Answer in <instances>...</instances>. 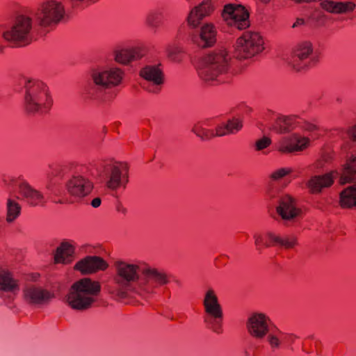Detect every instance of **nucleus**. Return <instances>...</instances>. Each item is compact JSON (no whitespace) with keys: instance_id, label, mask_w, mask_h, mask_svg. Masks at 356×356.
<instances>
[{"instance_id":"f257e3e1","label":"nucleus","mask_w":356,"mask_h":356,"mask_svg":"<svg viewBox=\"0 0 356 356\" xmlns=\"http://www.w3.org/2000/svg\"><path fill=\"white\" fill-rule=\"evenodd\" d=\"M113 267V281L121 297H126L129 293L141 296L151 295L159 286L169 282L164 270L140 260L119 259L114 261Z\"/></svg>"},{"instance_id":"f03ea898","label":"nucleus","mask_w":356,"mask_h":356,"mask_svg":"<svg viewBox=\"0 0 356 356\" xmlns=\"http://www.w3.org/2000/svg\"><path fill=\"white\" fill-rule=\"evenodd\" d=\"M232 56L227 49H216L202 58L197 68L199 76L212 85L226 83L232 74Z\"/></svg>"},{"instance_id":"7ed1b4c3","label":"nucleus","mask_w":356,"mask_h":356,"mask_svg":"<svg viewBox=\"0 0 356 356\" xmlns=\"http://www.w3.org/2000/svg\"><path fill=\"white\" fill-rule=\"evenodd\" d=\"M124 70L115 65H108L94 70L90 74V79L84 86L83 94L86 98L99 100L106 90L120 86L124 79Z\"/></svg>"},{"instance_id":"20e7f679","label":"nucleus","mask_w":356,"mask_h":356,"mask_svg":"<svg viewBox=\"0 0 356 356\" xmlns=\"http://www.w3.org/2000/svg\"><path fill=\"white\" fill-rule=\"evenodd\" d=\"M101 291L98 282L82 278L75 282L66 296V302L72 309L83 311L92 307Z\"/></svg>"},{"instance_id":"39448f33","label":"nucleus","mask_w":356,"mask_h":356,"mask_svg":"<svg viewBox=\"0 0 356 356\" xmlns=\"http://www.w3.org/2000/svg\"><path fill=\"white\" fill-rule=\"evenodd\" d=\"M25 95L23 106L29 114L47 113L52 106L53 100L48 87L36 79L25 80Z\"/></svg>"},{"instance_id":"423d86ee","label":"nucleus","mask_w":356,"mask_h":356,"mask_svg":"<svg viewBox=\"0 0 356 356\" xmlns=\"http://www.w3.org/2000/svg\"><path fill=\"white\" fill-rule=\"evenodd\" d=\"M203 306L204 322L207 326L214 332H221L223 312L217 294L213 289H208L205 291Z\"/></svg>"},{"instance_id":"0eeeda50","label":"nucleus","mask_w":356,"mask_h":356,"mask_svg":"<svg viewBox=\"0 0 356 356\" xmlns=\"http://www.w3.org/2000/svg\"><path fill=\"white\" fill-rule=\"evenodd\" d=\"M33 19L26 15H19L15 19L13 25L3 32L2 37L15 45H24L31 40Z\"/></svg>"},{"instance_id":"6e6552de","label":"nucleus","mask_w":356,"mask_h":356,"mask_svg":"<svg viewBox=\"0 0 356 356\" xmlns=\"http://www.w3.org/2000/svg\"><path fill=\"white\" fill-rule=\"evenodd\" d=\"M129 165L124 162H110L104 167L105 186L111 191L124 190L129 182Z\"/></svg>"},{"instance_id":"1a4fd4ad","label":"nucleus","mask_w":356,"mask_h":356,"mask_svg":"<svg viewBox=\"0 0 356 356\" xmlns=\"http://www.w3.org/2000/svg\"><path fill=\"white\" fill-rule=\"evenodd\" d=\"M65 15L63 3L58 0H47L43 2L36 13L40 26L49 27L57 25Z\"/></svg>"},{"instance_id":"9d476101","label":"nucleus","mask_w":356,"mask_h":356,"mask_svg":"<svg viewBox=\"0 0 356 356\" xmlns=\"http://www.w3.org/2000/svg\"><path fill=\"white\" fill-rule=\"evenodd\" d=\"M264 49V40L257 31L244 32L236 40V51L241 58H250Z\"/></svg>"},{"instance_id":"9b49d317","label":"nucleus","mask_w":356,"mask_h":356,"mask_svg":"<svg viewBox=\"0 0 356 356\" xmlns=\"http://www.w3.org/2000/svg\"><path fill=\"white\" fill-rule=\"evenodd\" d=\"M139 76L144 80L143 88L148 92L158 94L164 83V74L159 65H147L142 67Z\"/></svg>"},{"instance_id":"f8f14e48","label":"nucleus","mask_w":356,"mask_h":356,"mask_svg":"<svg viewBox=\"0 0 356 356\" xmlns=\"http://www.w3.org/2000/svg\"><path fill=\"white\" fill-rule=\"evenodd\" d=\"M272 321L268 316L262 312H252L245 323L248 334L254 339H265L271 328Z\"/></svg>"},{"instance_id":"ddd939ff","label":"nucleus","mask_w":356,"mask_h":356,"mask_svg":"<svg viewBox=\"0 0 356 356\" xmlns=\"http://www.w3.org/2000/svg\"><path fill=\"white\" fill-rule=\"evenodd\" d=\"M222 17L229 26L239 30L247 29L250 26L249 13L245 8L241 4L228 3L225 5Z\"/></svg>"},{"instance_id":"4468645a","label":"nucleus","mask_w":356,"mask_h":356,"mask_svg":"<svg viewBox=\"0 0 356 356\" xmlns=\"http://www.w3.org/2000/svg\"><path fill=\"white\" fill-rule=\"evenodd\" d=\"M310 143L309 136L293 133L281 138L275 144V149L282 154H295L307 149Z\"/></svg>"},{"instance_id":"2eb2a0df","label":"nucleus","mask_w":356,"mask_h":356,"mask_svg":"<svg viewBox=\"0 0 356 356\" xmlns=\"http://www.w3.org/2000/svg\"><path fill=\"white\" fill-rule=\"evenodd\" d=\"M313 46L310 42L298 43L293 49L289 65L296 71L299 72L309 66V59L313 54Z\"/></svg>"},{"instance_id":"dca6fc26","label":"nucleus","mask_w":356,"mask_h":356,"mask_svg":"<svg viewBox=\"0 0 356 356\" xmlns=\"http://www.w3.org/2000/svg\"><path fill=\"white\" fill-rule=\"evenodd\" d=\"M276 212L285 222H295L302 213L296 200L289 195H284L280 197L276 207Z\"/></svg>"},{"instance_id":"f3484780","label":"nucleus","mask_w":356,"mask_h":356,"mask_svg":"<svg viewBox=\"0 0 356 356\" xmlns=\"http://www.w3.org/2000/svg\"><path fill=\"white\" fill-rule=\"evenodd\" d=\"M65 187L70 196L81 199L90 193L93 184L88 178L82 175H75L67 181Z\"/></svg>"},{"instance_id":"a211bd4d","label":"nucleus","mask_w":356,"mask_h":356,"mask_svg":"<svg viewBox=\"0 0 356 356\" xmlns=\"http://www.w3.org/2000/svg\"><path fill=\"white\" fill-rule=\"evenodd\" d=\"M17 191L21 199L28 204L36 207L42 206L46 203V198L43 193L33 188L27 181L20 180L17 182Z\"/></svg>"},{"instance_id":"6ab92c4d","label":"nucleus","mask_w":356,"mask_h":356,"mask_svg":"<svg viewBox=\"0 0 356 356\" xmlns=\"http://www.w3.org/2000/svg\"><path fill=\"white\" fill-rule=\"evenodd\" d=\"M214 9V5L211 0L202 1L189 12L186 18L188 25L191 28L197 27L204 18L213 13Z\"/></svg>"},{"instance_id":"aec40b11","label":"nucleus","mask_w":356,"mask_h":356,"mask_svg":"<svg viewBox=\"0 0 356 356\" xmlns=\"http://www.w3.org/2000/svg\"><path fill=\"white\" fill-rule=\"evenodd\" d=\"M339 175L337 170H332L324 175L312 176L306 182V186L312 194H320L324 188H330Z\"/></svg>"},{"instance_id":"412c9836","label":"nucleus","mask_w":356,"mask_h":356,"mask_svg":"<svg viewBox=\"0 0 356 356\" xmlns=\"http://www.w3.org/2000/svg\"><path fill=\"white\" fill-rule=\"evenodd\" d=\"M107 262L98 256H87L79 261L74 268L82 274L88 275L105 270L108 268Z\"/></svg>"},{"instance_id":"4be33fe9","label":"nucleus","mask_w":356,"mask_h":356,"mask_svg":"<svg viewBox=\"0 0 356 356\" xmlns=\"http://www.w3.org/2000/svg\"><path fill=\"white\" fill-rule=\"evenodd\" d=\"M54 293L38 286H29L24 290L25 300L33 305H44L54 298Z\"/></svg>"},{"instance_id":"5701e85b","label":"nucleus","mask_w":356,"mask_h":356,"mask_svg":"<svg viewBox=\"0 0 356 356\" xmlns=\"http://www.w3.org/2000/svg\"><path fill=\"white\" fill-rule=\"evenodd\" d=\"M217 31L213 24H203L193 38V42L200 48H209L216 42Z\"/></svg>"},{"instance_id":"b1692460","label":"nucleus","mask_w":356,"mask_h":356,"mask_svg":"<svg viewBox=\"0 0 356 356\" xmlns=\"http://www.w3.org/2000/svg\"><path fill=\"white\" fill-rule=\"evenodd\" d=\"M300 122L298 115H279L270 124L269 129L276 134H286L294 130Z\"/></svg>"},{"instance_id":"393cba45","label":"nucleus","mask_w":356,"mask_h":356,"mask_svg":"<svg viewBox=\"0 0 356 356\" xmlns=\"http://www.w3.org/2000/svg\"><path fill=\"white\" fill-rule=\"evenodd\" d=\"M74 246L70 242L63 241L54 254V263L63 265L71 264L74 260Z\"/></svg>"},{"instance_id":"a878e982","label":"nucleus","mask_w":356,"mask_h":356,"mask_svg":"<svg viewBox=\"0 0 356 356\" xmlns=\"http://www.w3.org/2000/svg\"><path fill=\"white\" fill-rule=\"evenodd\" d=\"M115 62L127 65L129 63L140 59L143 54L138 48H117L113 53Z\"/></svg>"},{"instance_id":"bb28decb","label":"nucleus","mask_w":356,"mask_h":356,"mask_svg":"<svg viewBox=\"0 0 356 356\" xmlns=\"http://www.w3.org/2000/svg\"><path fill=\"white\" fill-rule=\"evenodd\" d=\"M321 8L332 14H346L354 10L355 4L352 1H334L325 0L321 3Z\"/></svg>"},{"instance_id":"cd10ccee","label":"nucleus","mask_w":356,"mask_h":356,"mask_svg":"<svg viewBox=\"0 0 356 356\" xmlns=\"http://www.w3.org/2000/svg\"><path fill=\"white\" fill-rule=\"evenodd\" d=\"M291 336L279 328L274 327L270 329L269 333L266 336L267 342L272 350H280L284 345L285 342Z\"/></svg>"},{"instance_id":"c85d7f7f","label":"nucleus","mask_w":356,"mask_h":356,"mask_svg":"<svg viewBox=\"0 0 356 356\" xmlns=\"http://www.w3.org/2000/svg\"><path fill=\"white\" fill-rule=\"evenodd\" d=\"M19 290L18 281L13 277L11 273L6 268H0V291L15 293Z\"/></svg>"},{"instance_id":"c756f323","label":"nucleus","mask_w":356,"mask_h":356,"mask_svg":"<svg viewBox=\"0 0 356 356\" xmlns=\"http://www.w3.org/2000/svg\"><path fill=\"white\" fill-rule=\"evenodd\" d=\"M356 177V156L347 160L340 174L339 183L341 185L349 183Z\"/></svg>"},{"instance_id":"7c9ffc66","label":"nucleus","mask_w":356,"mask_h":356,"mask_svg":"<svg viewBox=\"0 0 356 356\" xmlns=\"http://www.w3.org/2000/svg\"><path fill=\"white\" fill-rule=\"evenodd\" d=\"M339 204L343 208L356 207V184L349 186L341 192Z\"/></svg>"},{"instance_id":"2f4dec72","label":"nucleus","mask_w":356,"mask_h":356,"mask_svg":"<svg viewBox=\"0 0 356 356\" xmlns=\"http://www.w3.org/2000/svg\"><path fill=\"white\" fill-rule=\"evenodd\" d=\"M22 207L18 202L13 198L6 201V221L8 224L13 223L20 216Z\"/></svg>"},{"instance_id":"473e14b6","label":"nucleus","mask_w":356,"mask_h":356,"mask_svg":"<svg viewBox=\"0 0 356 356\" xmlns=\"http://www.w3.org/2000/svg\"><path fill=\"white\" fill-rule=\"evenodd\" d=\"M211 122V121L209 120L199 122L193 126L192 131L202 140L210 139L215 136L214 131L209 129Z\"/></svg>"},{"instance_id":"72a5a7b5","label":"nucleus","mask_w":356,"mask_h":356,"mask_svg":"<svg viewBox=\"0 0 356 356\" xmlns=\"http://www.w3.org/2000/svg\"><path fill=\"white\" fill-rule=\"evenodd\" d=\"M163 18L164 10L159 8L149 12L145 18V24L147 26L156 31L161 25Z\"/></svg>"},{"instance_id":"f704fd0d","label":"nucleus","mask_w":356,"mask_h":356,"mask_svg":"<svg viewBox=\"0 0 356 356\" xmlns=\"http://www.w3.org/2000/svg\"><path fill=\"white\" fill-rule=\"evenodd\" d=\"M293 172V170L291 168H278L274 171H273L270 175L269 178L271 181H279L284 178V177L290 175Z\"/></svg>"},{"instance_id":"c9c22d12","label":"nucleus","mask_w":356,"mask_h":356,"mask_svg":"<svg viewBox=\"0 0 356 356\" xmlns=\"http://www.w3.org/2000/svg\"><path fill=\"white\" fill-rule=\"evenodd\" d=\"M272 143V140L268 136H263L255 140L254 147L255 151H264L268 148Z\"/></svg>"},{"instance_id":"e433bc0d","label":"nucleus","mask_w":356,"mask_h":356,"mask_svg":"<svg viewBox=\"0 0 356 356\" xmlns=\"http://www.w3.org/2000/svg\"><path fill=\"white\" fill-rule=\"evenodd\" d=\"M228 134L238 132L243 127L242 121L238 118L229 120L226 124Z\"/></svg>"},{"instance_id":"4c0bfd02","label":"nucleus","mask_w":356,"mask_h":356,"mask_svg":"<svg viewBox=\"0 0 356 356\" xmlns=\"http://www.w3.org/2000/svg\"><path fill=\"white\" fill-rule=\"evenodd\" d=\"M254 240V245L256 249L261 252L264 248H268L271 246L270 243L266 241L264 238V236L261 234H254L253 236Z\"/></svg>"},{"instance_id":"58836bf2","label":"nucleus","mask_w":356,"mask_h":356,"mask_svg":"<svg viewBox=\"0 0 356 356\" xmlns=\"http://www.w3.org/2000/svg\"><path fill=\"white\" fill-rule=\"evenodd\" d=\"M297 244L298 240L295 236H288L285 238H282L280 246H282L286 249H291L297 245Z\"/></svg>"},{"instance_id":"ea45409f","label":"nucleus","mask_w":356,"mask_h":356,"mask_svg":"<svg viewBox=\"0 0 356 356\" xmlns=\"http://www.w3.org/2000/svg\"><path fill=\"white\" fill-rule=\"evenodd\" d=\"M300 123L298 124V127H300L303 131L308 133H314L318 129V127L316 124L309 122L308 121L302 120L300 118Z\"/></svg>"},{"instance_id":"a19ab883","label":"nucleus","mask_w":356,"mask_h":356,"mask_svg":"<svg viewBox=\"0 0 356 356\" xmlns=\"http://www.w3.org/2000/svg\"><path fill=\"white\" fill-rule=\"evenodd\" d=\"M266 237L268 239V243H270L271 245H280L282 239V237L280 236L273 232H268L266 234Z\"/></svg>"},{"instance_id":"79ce46f5","label":"nucleus","mask_w":356,"mask_h":356,"mask_svg":"<svg viewBox=\"0 0 356 356\" xmlns=\"http://www.w3.org/2000/svg\"><path fill=\"white\" fill-rule=\"evenodd\" d=\"M214 134L215 136H222L228 134L226 124L218 126L216 131H214Z\"/></svg>"},{"instance_id":"37998d69","label":"nucleus","mask_w":356,"mask_h":356,"mask_svg":"<svg viewBox=\"0 0 356 356\" xmlns=\"http://www.w3.org/2000/svg\"><path fill=\"white\" fill-rule=\"evenodd\" d=\"M346 136L353 141H356V125L350 127L346 132Z\"/></svg>"},{"instance_id":"c03bdc74","label":"nucleus","mask_w":356,"mask_h":356,"mask_svg":"<svg viewBox=\"0 0 356 356\" xmlns=\"http://www.w3.org/2000/svg\"><path fill=\"white\" fill-rule=\"evenodd\" d=\"M277 188H275L273 186H269L266 191V195L268 198L269 199H273L276 197L277 194Z\"/></svg>"},{"instance_id":"a18cd8bd","label":"nucleus","mask_w":356,"mask_h":356,"mask_svg":"<svg viewBox=\"0 0 356 356\" xmlns=\"http://www.w3.org/2000/svg\"><path fill=\"white\" fill-rule=\"evenodd\" d=\"M168 56L172 57L174 54L180 51V49L175 46H169L167 49Z\"/></svg>"},{"instance_id":"49530a36","label":"nucleus","mask_w":356,"mask_h":356,"mask_svg":"<svg viewBox=\"0 0 356 356\" xmlns=\"http://www.w3.org/2000/svg\"><path fill=\"white\" fill-rule=\"evenodd\" d=\"M116 210L118 213L125 215L127 212V209L121 204L118 203L116 205Z\"/></svg>"},{"instance_id":"de8ad7c7","label":"nucleus","mask_w":356,"mask_h":356,"mask_svg":"<svg viewBox=\"0 0 356 356\" xmlns=\"http://www.w3.org/2000/svg\"><path fill=\"white\" fill-rule=\"evenodd\" d=\"M305 19L302 18H297L296 22L292 25V28L295 29L301 26H303L305 24Z\"/></svg>"},{"instance_id":"09e8293b","label":"nucleus","mask_w":356,"mask_h":356,"mask_svg":"<svg viewBox=\"0 0 356 356\" xmlns=\"http://www.w3.org/2000/svg\"><path fill=\"white\" fill-rule=\"evenodd\" d=\"M102 200L99 197L94 198L91 202V205L94 208H98L101 205Z\"/></svg>"},{"instance_id":"8fccbe9b","label":"nucleus","mask_w":356,"mask_h":356,"mask_svg":"<svg viewBox=\"0 0 356 356\" xmlns=\"http://www.w3.org/2000/svg\"><path fill=\"white\" fill-rule=\"evenodd\" d=\"M54 175H55V168H52L51 173L49 174V177L54 176Z\"/></svg>"},{"instance_id":"3c124183","label":"nucleus","mask_w":356,"mask_h":356,"mask_svg":"<svg viewBox=\"0 0 356 356\" xmlns=\"http://www.w3.org/2000/svg\"><path fill=\"white\" fill-rule=\"evenodd\" d=\"M329 156H324L323 160H325V162H328Z\"/></svg>"},{"instance_id":"603ef678","label":"nucleus","mask_w":356,"mask_h":356,"mask_svg":"<svg viewBox=\"0 0 356 356\" xmlns=\"http://www.w3.org/2000/svg\"><path fill=\"white\" fill-rule=\"evenodd\" d=\"M262 3H269L271 0H260Z\"/></svg>"},{"instance_id":"864d4df0","label":"nucleus","mask_w":356,"mask_h":356,"mask_svg":"<svg viewBox=\"0 0 356 356\" xmlns=\"http://www.w3.org/2000/svg\"><path fill=\"white\" fill-rule=\"evenodd\" d=\"M317 167L318 168H323V165L318 164Z\"/></svg>"}]
</instances>
